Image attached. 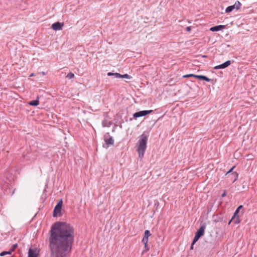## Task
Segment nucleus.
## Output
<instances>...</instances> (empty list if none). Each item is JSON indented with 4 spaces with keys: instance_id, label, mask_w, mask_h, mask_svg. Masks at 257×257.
Returning <instances> with one entry per match:
<instances>
[{
    "instance_id": "0eeeda50",
    "label": "nucleus",
    "mask_w": 257,
    "mask_h": 257,
    "mask_svg": "<svg viewBox=\"0 0 257 257\" xmlns=\"http://www.w3.org/2000/svg\"><path fill=\"white\" fill-rule=\"evenodd\" d=\"M63 26V23H61L58 22L52 24L51 27L54 30L58 31L62 30Z\"/></svg>"
},
{
    "instance_id": "f257e3e1",
    "label": "nucleus",
    "mask_w": 257,
    "mask_h": 257,
    "mask_svg": "<svg viewBox=\"0 0 257 257\" xmlns=\"http://www.w3.org/2000/svg\"><path fill=\"white\" fill-rule=\"evenodd\" d=\"M74 229L64 222H56L52 227L49 238L51 257H67L74 241Z\"/></svg>"
},
{
    "instance_id": "a211bd4d",
    "label": "nucleus",
    "mask_w": 257,
    "mask_h": 257,
    "mask_svg": "<svg viewBox=\"0 0 257 257\" xmlns=\"http://www.w3.org/2000/svg\"><path fill=\"white\" fill-rule=\"evenodd\" d=\"M12 253V252L10 249L9 251H2L0 253V255L1 256H4V255H7V254H11Z\"/></svg>"
},
{
    "instance_id": "4be33fe9",
    "label": "nucleus",
    "mask_w": 257,
    "mask_h": 257,
    "mask_svg": "<svg viewBox=\"0 0 257 257\" xmlns=\"http://www.w3.org/2000/svg\"><path fill=\"white\" fill-rule=\"evenodd\" d=\"M235 166H233L226 173V175H227V176H230V174L232 172V170H233V169L235 168Z\"/></svg>"
},
{
    "instance_id": "a878e982",
    "label": "nucleus",
    "mask_w": 257,
    "mask_h": 257,
    "mask_svg": "<svg viewBox=\"0 0 257 257\" xmlns=\"http://www.w3.org/2000/svg\"><path fill=\"white\" fill-rule=\"evenodd\" d=\"M194 77V74H187L183 76L184 78H187V77Z\"/></svg>"
},
{
    "instance_id": "cd10ccee",
    "label": "nucleus",
    "mask_w": 257,
    "mask_h": 257,
    "mask_svg": "<svg viewBox=\"0 0 257 257\" xmlns=\"http://www.w3.org/2000/svg\"><path fill=\"white\" fill-rule=\"evenodd\" d=\"M202 76V75H197L194 74V77L200 79H201Z\"/></svg>"
},
{
    "instance_id": "f03ea898",
    "label": "nucleus",
    "mask_w": 257,
    "mask_h": 257,
    "mask_svg": "<svg viewBox=\"0 0 257 257\" xmlns=\"http://www.w3.org/2000/svg\"><path fill=\"white\" fill-rule=\"evenodd\" d=\"M148 136L144 133L140 137L138 143L137 152L141 159L144 157L145 152L147 148Z\"/></svg>"
},
{
    "instance_id": "423d86ee",
    "label": "nucleus",
    "mask_w": 257,
    "mask_h": 257,
    "mask_svg": "<svg viewBox=\"0 0 257 257\" xmlns=\"http://www.w3.org/2000/svg\"><path fill=\"white\" fill-rule=\"evenodd\" d=\"M231 221H232L234 224H238L240 222V220L239 219V216L237 213V211H235L231 219L229 221L228 223L230 224Z\"/></svg>"
},
{
    "instance_id": "f3484780",
    "label": "nucleus",
    "mask_w": 257,
    "mask_h": 257,
    "mask_svg": "<svg viewBox=\"0 0 257 257\" xmlns=\"http://www.w3.org/2000/svg\"><path fill=\"white\" fill-rule=\"evenodd\" d=\"M233 6H235V8L236 10H238L240 9L241 4L239 1H236Z\"/></svg>"
},
{
    "instance_id": "39448f33",
    "label": "nucleus",
    "mask_w": 257,
    "mask_h": 257,
    "mask_svg": "<svg viewBox=\"0 0 257 257\" xmlns=\"http://www.w3.org/2000/svg\"><path fill=\"white\" fill-rule=\"evenodd\" d=\"M39 254V250L37 248L29 249L28 257H38Z\"/></svg>"
},
{
    "instance_id": "ddd939ff",
    "label": "nucleus",
    "mask_w": 257,
    "mask_h": 257,
    "mask_svg": "<svg viewBox=\"0 0 257 257\" xmlns=\"http://www.w3.org/2000/svg\"><path fill=\"white\" fill-rule=\"evenodd\" d=\"M105 142L106 145H113L114 143V141L112 137H109L108 139H105Z\"/></svg>"
},
{
    "instance_id": "aec40b11",
    "label": "nucleus",
    "mask_w": 257,
    "mask_h": 257,
    "mask_svg": "<svg viewBox=\"0 0 257 257\" xmlns=\"http://www.w3.org/2000/svg\"><path fill=\"white\" fill-rule=\"evenodd\" d=\"M66 77L69 79H72L74 77V74L73 73L70 72L67 75Z\"/></svg>"
},
{
    "instance_id": "1a4fd4ad",
    "label": "nucleus",
    "mask_w": 257,
    "mask_h": 257,
    "mask_svg": "<svg viewBox=\"0 0 257 257\" xmlns=\"http://www.w3.org/2000/svg\"><path fill=\"white\" fill-rule=\"evenodd\" d=\"M205 229V225H201L199 228V229L196 231L195 235L199 237L203 236L204 234Z\"/></svg>"
},
{
    "instance_id": "c85d7f7f",
    "label": "nucleus",
    "mask_w": 257,
    "mask_h": 257,
    "mask_svg": "<svg viewBox=\"0 0 257 257\" xmlns=\"http://www.w3.org/2000/svg\"><path fill=\"white\" fill-rule=\"evenodd\" d=\"M226 195V191L225 190V191H224V192H223V194H222L221 197H225Z\"/></svg>"
},
{
    "instance_id": "2eb2a0df",
    "label": "nucleus",
    "mask_w": 257,
    "mask_h": 257,
    "mask_svg": "<svg viewBox=\"0 0 257 257\" xmlns=\"http://www.w3.org/2000/svg\"><path fill=\"white\" fill-rule=\"evenodd\" d=\"M145 247L143 250L142 252V255L144 254V253L147 252L150 250V247L148 246V243L144 244Z\"/></svg>"
},
{
    "instance_id": "2f4dec72",
    "label": "nucleus",
    "mask_w": 257,
    "mask_h": 257,
    "mask_svg": "<svg viewBox=\"0 0 257 257\" xmlns=\"http://www.w3.org/2000/svg\"><path fill=\"white\" fill-rule=\"evenodd\" d=\"M186 30L187 31H189L191 30V28L190 27H187Z\"/></svg>"
},
{
    "instance_id": "dca6fc26",
    "label": "nucleus",
    "mask_w": 257,
    "mask_h": 257,
    "mask_svg": "<svg viewBox=\"0 0 257 257\" xmlns=\"http://www.w3.org/2000/svg\"><path fill=\"white\" fill-rule=\"evenodd\" d=\"M235 9V6H230L226 8L225 10L226 13H230Z\"/></svg>"
},
{
    "instance_id": "20e7f679",
    "label": "nucleus",
    "mask_w": 257,
    "mask_h": 257,
    "mask_svg": "<svg viewBox=\"0 0 257 257\" xmlns=\"http://www.w3.org/2000/svg\"><path fill=\"white\" fill-rule=\"evenodd\" d=\"M153 111L152 110H142L140 111L139 112H137L133 114V117L134 118H137L139 117L143 116L151 113Z\"/></svg>"
},
{
    "instance_id": "412c9836",
    "label": "nucleus",
    "mask_w": 257,
    "mask_h": 257,
    "mask_svg": "<svg viewBox=\"0 0 257 257\" xmlns=\"http://www.w3.org/2000/svg\"><path fill=\"white\" fill-rule=\"evenodd\" d=\"M201 79L205 80L206 81H207V82H209L211 81L210 79L208 78V77H207L206 76H204V75L202 76Z\"/></svg>"
},
{
    "instance_id": "c756f323",
    "label": "nucleus",
    "mask_w": 257,
    "mask_h": 257,
    "mask_svg": "<svg viewBox=\"0 0 257 257\" xmlns=\"http://www.w3.org/2000/svg\"><path fill=\"white\" fill-rule=\"evenodd\" d=\"M114 74H115V73H111V72H108V73H107V75H108V76L114 75Z\"/></svg>"
},
{
    "instance_id": "7c9ffc66",
    "label": "nucleus",
    "mask_w": 257,
    "mask_h": 257,
    "mask_svg": "<svg viewBox=\"0 0 257 257\" xmlns=\"http://www.w3.org/2000/svg\"><path fill=\"white\" fill-rule=\"evenodd\" d=\"M194 244H193V242H192V244H191V247H190V249L191 250H192L193 249V245H194Z\"/></svg>"
},
{
    "instance_id": "9b49d317",
    "label": "nucleus",
    "mask_w": 257,
    "mask_h": 257,
    "mask_svg": "<svg viewBox=\"0 0 257 257\" xmlns=\"http://www.w3.org/2000/svg\"><path fill=\"white\" fill-rule=\"evenodd\" d=\"M225 28V26L224 25H218L216 26H214L210 28V31L212 32L218 31L221 30H223Z\"/></svg>"
},
{
    "instance_id": "b1692460",
    "label": "nucleus",
    "mask_w": 257,
    "mask_h": 257,
    "mask_svg": "<svg viewBox=\"0 0 257 257\" xmlns=\"http://www.w3.org/2000/svg\"><path fill=\"white\" fill-rule=\"evenodd\" d=\"M142 242L144 243V244H146V243H148V238L147 237H143V239H142Z\"/></svg>"
},
{
    "instance_id": "6ab92c4d",
    "label": "nucleus",
    "mask_w": 257,
    "mask_h": 257,
    "mask_svg": "<svg viewBox=\"0 0 257 257\" xmlns=\"http://www.w3.org/2000/svg\"><path fill=\"white\" fill-rule=\"evenodd\" d=\"M151 234L150 233V232L148 230H146L145 231L144 237H146L147 238H149L150 236H151Z\"/></svg>"
},
{
    "instance_id": "7ed1b4c3",
    "label": "nucleus",
    "mask_w": 257,
    "mask_h": 257,
    "mask_svg": "<svg viewBox=\"0 0 257 257\" xmlns=\"http://www.w3.org/2000/svg\"><path fill=\"white\" fill-rule=\"evenodd\" d=\"M62 205L63 201L62 199H60L58 204L56 205V206L54 208L53 214L54 217L58 216V214L59 215H61V211Z\"/></svg>"
},
{
    "instance_id": "393cba45",
    "label": "nucleus",
    "mask_w": 257,
    "mask_h": 257,
    "mask_svg": "<svg viewBox=\"0 0 257 257\" xmlns=\"http://www.w3.org/2000/svg\"><path fill=\"white\" fill-rule=\"evenodd\" d=\"M199 237L197 236V235H195L194 239L193 240V244H195L196 241H198V240L199 239Z\"/></svg>"
},
{
    "instance_id": "4468645a",
    "label": "nucleus",
    "mask_w": 257,
    "mask_h": 257,
    "mask_svg": "<svg viewBox=\"0 0 257 257\" xmlns=\"http://www.w3.org/2000/svg\"><path fill=\"white\" fill-rule=\"evenodd\" d=\"M39 97H38L37 99L31 101L29 102V105L33 106H37L39 104Z\"/></svg>"
},
{
    "instance_id": "6e6552de",
    "label": "nucleus",
    "mask_w": 257,
    "mask_h": 257,
    "mask_svg": "<svg viewBox=\"0 0 257 257\" xmlns=\"http://www.w3.org/2000/svg\"><path fill=\"white\" fill-rule=\"evenodd\" d=\"M230 64H231V62H230V61L228 60L221 65L216 66L215 67H214V69H224L225 68H226L228 66H229Z\"/></svg>"
},
{
    "instance_id": "bb28decb",
    "label": "nucleus",
    "mask_w": 257,
    "mask_h": 257,
    "mask_svg": "<svg viewBox=\"0 0 257 257\" xmlns=\"http://www.w3.org/2000/svg\"><path fill=\"white\" fill-rule=\"evenodd\" d=\"M242 208V205L239 206L236 209L235 211H237V213L238 214L239 210Z\"/></svg>"
},
{
    "instance_id": "72a5a7b5",
    "label": "nucleus",
    "mask_w": 257,
    "mask_h": 257,
    "mask_svg": "<svg viewBox=\"0 0 257 257\" xmlns=\"http://www.w3.org/2000/svg\"><path fill=\"white\" fill-rule=\"evenodd\" d=\"M42 74L43 75H46V73H45L44 72H42Z\"/></svg>"
},
{
    "instance_id": "5701e85b",
    "label": "nucleus",
    "mask_w": 257,
    "mask_h": 257,
    "mask_svg": "<svg viewBox=\"0 0 257 257\" xmlns=\"http://www.w3.org/2000/svg\"><path fill=\"white\" fill-rule=\"evenodd\" d=\"M18 247V244L17 243H16V244H14L13 245V246H12V248L10 249L11 251L12 252H13L15 249L16 248Z\"/></svg>"
},
{
    "instance_id": "9d476101",
    "label": "nucleus",
    "mask_w": 257,
    "mask_h": 257,
    "mask_svg": "<svg viewBox=\"0 0 257 257\" xmlns=\"http://www.w3.org/2000/svg\"><path fill=\"white\" fill-rule=\"evenodd\" d=\"M238 174L236 172H232L229 176H228L230 178L231 181L234 183L238 178Z\"/></svg>"
},
{
    "instance_id": "f8f14e48",
    "label": "nucleus",
    "mask_w": 257,
    "mask_h": 257,
    "mask_svg": "<svg viewBox=\"0 0 257 257\" xmlns=\"http://www.w3.org/2000/svg\"><path fill=\"white\" fill-rule=\"evenodd\" d=\"M114 76L116 78H127V79H131V78H132V77L130 75H128L127 74L121 75V74H120L119 73H115L114 74Z\"/></svg>"
},
{
    "instance_id": "473e14b6",
    "label": "nucleus",
    "mask_w": 257,
    "mask_h": 257,
    "mask_svg": "<svg viewBox=\"0 0 257 257\" xmlns=\"http://www.w3.org/2000/svg\"><path fill=\"white\" fill-rule=\"evenodd\" d=\"M34 76V73H32V74L30 75V77H32V76Z\"/></svg>"
}]
</instances>
